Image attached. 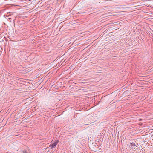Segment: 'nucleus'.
<instances>
[{
  "label": "nucleus",
  "instance_id": "nucleus-2",
  "mask_svg": "<svg viewBox=\"0 0 153 153\" xmlns=\"http://www.w3.org/2000/svg\"><path fill=\"white\" fill-rule=\"evenodd\" d=\"M131 147L135 149L137 147L136 145L134 143H131Z\"/></svg>",
  "mask_w": 153,
  "mask_h": 153
},
{
  "label": "nucleus",
  "instance_id": "nucleus-1",
  "mask_svg": "<svg viewBox=\"0 0 153 153\" xmlns=\"http://www.w3.org/2000/svg\"><path fill=\"white\" fill-rule=\"evenodd\" d=\"M58 142V140H57L54 143L51 144L50 145V146L49 147V148L50 149H52L53 148L55 147V146L57 145Z\"/></svg>",
  "mask_w": 153,
  "mask_h": 153
}]
</instances>
